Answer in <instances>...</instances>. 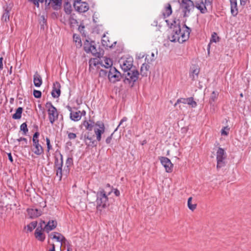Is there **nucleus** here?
Returning <instances> with one entry per match:
<instances>
[{"instance_id":"nucleus-1","label":"nucleus","mask_w":251,"mask_h":251,"mask_svg":"<svg viewBox=\"0 0 251 251\" xmlns=\"http://www.w3.org/2000/svg\"><path fill=\"white\" fill-rule=\"evenodd\" d=\"M171 28L172 30L168 36V39L170 41L183 43L189 39L191 31V29L186 25H184L182 27H181L178 20L175 19L173 21Z\"/></svg>"},{"instance_id":"nucleus-2","label":"nucleus","mask_w":251,"mask_h":251,"mask_svg":"<svg viewBox=\"0 0 251 251\" xmlns=\"http://www.w3.org/2000/svg\"><path fill=\"white\" fill-rule=\"evenodd\" d=\"M113 192V187L107 184L105 189H100L97 192L96 196L97 209L101 211L110 205V199L108 197Z\"/></svg>"},{"instance_id":"nucleus-3","label":"nucleus","mask_w":251,"mask_h":251,"mask_svg":"<svg viewBox=\"0 0 251 251\" xmlns=\"http://www.w3.org/2000/svg\"><path fill=\"white\" fill-rule=\"evenodd\" d=\"M103 65L106 68H110L109 71L101 70L100 72V75L107 76L108 78H118L121 73L118 72L115 68L111 67L113 61L111 59L104 57L102 61Z\"/></svg>"},{"instance_id":"nucleus-4","label":"nucleus","mask_w":251,"mask_h":251,"mask_svg":"<svg viewBox=\"0 0 251 251\" xmlns=\"http://www.w3.org/2000/svg\"><path fill=\"white\" fill-rule=\"evenodd\" d=\"M45 106L47 109L49 121L51 124H53L54 122L58 118V112L50 101L47 102L45 104Z\"/></svg>"},{"instance_id":"nucleus-5","label":"nucleus","mask_w":251,"mask_h":251,"mask_svg":"<svg viewBox=\"0 0 251 251\" xmlns=\"http://www.w3.org/2000/svg\"><path fill=\"white\" fill-rule=\"evenodd\" d=\"M226 154L225 151L222 148H219L216 152L217 169H220L226 165Z\"/></svg>"},{"instance_id":"nucleus-6","label":"nucleus","mask_w":251,"mask_h":251,"mask_svg":"<svg viewBox=\"0 0 251 251\" xmlns=\"http://www.w3.org/2000/svg\"><path fill=\"white\" fill-rule=\"evenodd\" d=\"M80 139L83 140L87 146H96L97 142L94 140V135L90 131L82 132Z\"/></svg>"},{"instance_id":"nucleus-7","label":"nucleus","mask_w":251,"mask_h":251,"mask_svg":"<svg viewBox=\"0 0 251 251\" xmlns=\"http://www.w3.org/2000/svg\"><path fill=\"white\" fill-rule=\"evenodd\" d=\"M213 0H196L195 5L201 13H205L207 11V7H211Z\"/></svg>"},{"instance_id":"nucleus-8","label":"nucleus","mask_w":251,"mask_h":251,"mask_svg":"<svg viewBox=\"0 0 251 251\" xmlns=\"http://www.w3.org/2000/svg\"><path fill=\"white\" fill-rule=\"evenodd\" d=\"M84 50L87 53H91L96 57H99L100 53L94 45V42H89L86 40L84 43Z\"/></svg>"},{"instance_id":"nucleus-9","label":"nucleus","mask_w":251,"mask_h":251,"mask_svg":"<svg viewBox=\"0 0 251 251\" xmlns=\"http://www.w3.org/2000/svg\"><path fill=\"white\" fill-rule=\"evenodd\" d=\"M180 5L182 9L183 16L187 17L190 10L194 7V3L191 0H182Z\"/></svg>"},{"instance_id":"nucleus-10","label":"nucleus","mask_w":251,"mask_h":251,"mask_svg":"<svg viewBox=\"0 0 251 251\" xmlns=\"http://www.w3.org/2000/svg\"><path fill=\"white\" fill-rule=\"evenodd\" d=\"M133 58L131 57L122 58L119 60L120 66L125 72L129 71L133 66Z\"/></svg>"},{"instance_id":"nucleus-11","label":"nucleus","mask_w":251,"mask_h":251,"mask_svg":"<svg viewBox=\"0 0 251 251\" xmlns=\"http://www.w3.org/2000/svg\"><path fill=\"white\" fill-rule=\"evenodd\" d=\"M96 127L94 128V132L96 135L97 140L100 141L101 138V134L105 131L104 124L100 121H98L95 124Z\"/></svg>"},{"instance_id":"nucleus-12","label":"nucleus","mask_w":251,"mask_h":251,"mask_svg":"<svg viewBox=\"0 0 251 251\" xmlns=\"http://www.w3.org/2000/svg\"><path fill=\"white\" fill-rule=\"evenodd\" d=\"M11 7L6 4L2 7V13L1 15V20L3 22H8L10 20Z\"/></svg>"},{"instance_id":"nucleus-13","label":"nucleus","mask_w":251,"mask_h":251,"mask_svg":"<svg viewBox=\"0 0 251 251\" xmlns=\"http://www.w3.org/2000/svg\"><path fill=\"white\" fill-rule=\"evenodd\" d=\"M159 160L161 164L165 168L166 172L171 173L173 171V164L171 160L166 157H160Z\"/></svg>"},{"instance_id":"nucleus-14","label":"nucleus","mask_w":251,"mask_h":251,"mask_svg":"<svg viewBox=\"0 0 251 251\" xmlns=\"http://www.w3.org/2000/svg\"><path fill=\"white\" fill-rule=\"evenodd\" d=\"M74 6L79 12H85L88 10L89 6L87 3L81 1H74Z\"/></svg>"},{"instance_id":"nucleus-15","label":"nucleus","mask_w":251,"mask_h":251,"mask_svg":"<svg viewBox=\"0 0 251 251\" xmlns=\"http://www.w3.org/2000/svg\"><path fill=\"white\" fill-rule=\"evenodd\" d=\"M51 238L55 239L57 242L61 243V246L63 244H66L68 243V241L65 237L61 234L58 232H53L50 234Z\"/></svg>"},{"instance_id":"nucleus-16","label":"nucleus","mask_w":251,"mask_h":251,"mask_svg":"<svg viewBox=\"0 0 251 251\" xmlns=\"http://www.w3.org/2000/svg\"><path fill=\"white\" fill-rule=\"evenodd\" d=\"M60 84L57 82L55 81L53 84L52 90L51 91V96L54 98H57L60 95Z\"/></svg>"},{"instance_id":"nucleus-17","label":"nucleus","mask_w":251,"mask_h":251,"mask_svg":"<svg viewBox=\"0 0 251 251\" xmlns=\"http://www.w3.org/2000/svg\"><path fill=\"white\" fill-rule=\"evenodd\" d=\"M42 223L45 225L44 228V230L48 233L54 229L57 226V222L56 221H49L47 224H46V223L44 221H42Z\"/></svg>"},{"instance_id":"nucleus-18","label":"nucleus","mask_w":251,"mask_h":251,"mask_svg":"<svg viewBox=\"0 0 251 251\" xmlns=\"http://www.w3.org/2000/svg\"><path fill=\"white\" fill-rule=\"evenodd\" d=\"M32 151L37 155H40L44 153V149L40 144L39 141L33 142Z\"/></svg>"},{"instance_id":"nucleus-19","label":"nucleus","mask_w":251,"mask_h":251,"mask_svg":"<svg viewBox=\"0 0 251 251\" xmlns=\"http://www.w3.org/2000/svg\"><path fill=\"white\" fill-rule=\"evenodd\" d=\"M116 43V41H114L113 42H111L109 40V37L105 34L103 35L101 39L102 45L105 48H112L113 47V45H115Z\"/></svg>"},{"instance_id":"nucleus-20","label":"nucleus","mask_w":251,"mask_h":251,"mask_svg":"<svg viewBox=\"0 0 251 251\" xmlns=\"http://www.w3.org/2000/svg\"><path fill=\"white\" fill-rule=\"evenodd\" d=\"M230 4V12L231 15L235 17L238 13V9L237 8V0H229Z\"/></svg>"},{"instance_id":"nucleus-21","label":"nucleus","mask_w":251,"mask_h":251,"mask_svg":"<svg viewBox=\"0 0 251 251\" xmlns=\"http://www.w3.org/2000/svg\"><path fill=\"white\" fill-rule=\"evenodd\" d=\"M63 164V155L60 152L55 155L54 166L55 168L62 167Z\"/></svg>"},{"instance_id":"nucleus-22","label":"nucleus","mask_w":251,"mask_h":251,"mask_svg":"<svg viewBox=\"0 0 251 251\" xmlns=\"http://www.w3.org/2000/svg\"><path fill=\"white\" fill-rule=\"evenodd\" d=\"M27 211L30 218L32 219L37 218L41 215V211L36 208H29Z\"/></svg>"},{"instance_id":"nucleus-23","label":"nucleus","mask_w":251,"mask_h":251,"mask_svg":"<svg viewBox=\"0 0 251 251\" xmlns=\"http://www.w3.org/2000/svg\"><path fill=\"white\" fill-rule=\"evenodd\" d=\"M42 226H41L40 228L38 227L36 229L35 231V236L37 240L40 241H44L45 239V236L42 231Z\"/></svg>"},{"instance_id":"nucleus-24","label":"nucleus","mask_w":251,"mask_h":251,"mask_svg":"<svg viewBox=\"0 0 251 251\" xmlns=\"http://www.w3.org/2000/svg\"><path fill=\"white\" fill-rule=\"evenodd\" d=\"M70 119L75 122H77L79 121L81 118V115L80 111H71L70 114Z\"/></svg>"},{"instance_id":"nucleus-25","label":"nucleus","mask_w":251,"mask_h":251,"mask_svg":"<svg viewBox=\"0 0 251 251\" xmlns=\"http://www.w3.org/2000/svg\"><path fill=\"white\" fill-rule=\"evenodd\" d=\"M48 0H40L41 2H43L45 1L47 2ZM49 4L51 3L52 4V7L54 9H57L58 8L60 7L62 4V0H49Z\"/></svg>"},{"instance_id":"nucleus-26","label":"nucleus","mask_w":251,"mask_h":251,"mask_svg":"<svg viewBox=\"0 0 251 251\" xmlns=\"http://www.w3.org/2000/svg\"><path fill=\"white\" fill-rule=\"evenodd\" d=\"M81 126L85 127V129L88 130V131H91L94 126V122L91 120H85L82 122Z\"/></svg>"},{"instance_id":"nucleus-27","label":"nucleus","mask_w":251,"mask_h":251,"mask_svg":"<svg viewBox=\"0 0 251 251\" xmlns=\"http://www.w3.org/2000/svg\"><path fill=\"white\" fill-rule=\"evenodd\" d=\"M150 66L147 63H144L140 69L141 75L143 77H147L149 71Z\"/></svg>"},{"instance_id":"nucleus-28","label":"nucleus","mask_w":251,"mask_h":251,"mask_svg":"<svg viewBox=\"0 0 251 251\" xmlns=\"http://www.w3.org/2000/svg\"><path fill=\"white\" fill-rule=\"evenodd\" d=\"M172 13V9L171 5L170 3H167L164 7V9L162 14L164 16V18H166L169 17L171 15Z\"/></svg>"},{"instance_id":"nucleus-29","label":"nucleus","mask_w":251,"mask_h":251,"mask_svg":"<svg viewBox=\"0 0 251 251\" xmlns=\"http://www.w3.org/2000/svg\"><path fill=\"white\" fill-rule=\"evenodd\" d=\"M127 118L126 117H124L120 121L118 127L115 129L114 132H113L110 136H109V137H108L106 139V140H105V142L107 144H109L110 143L111 141V140H112V136L114 134V133L118 129V128L120 127V126L121 125H122L123 123V122H126L127 121Z\"/></svg>"},{"instance_id":"nucleus-30","label":"nucleus","mask_w":251,"mask_h":251,"mask_svg":"<svg viewBox=\"0 0 251 251\" xmlns=\"http://www.w3.org/2000/svg\"><path fill=\"white\" fill-rule=\"evenodd\" d=\"M219 37L218 36L216 32H213L212 34L210 43L207 46V50L208 52H209L210 44L212 42L217 43L219 41Z\"/></svg>"},{"instance_id":"nucleus-31","label":"nucleus","mask_w":251,"mask_h":251,"mask_svg":"<svg viewBox=\"0 0 251 251\" xmlns=\"http://www.w3.org/2000/svg\"><path fill=\"white\" fill-rule=\"evenodd\" d=\"M76 128L75 127L69 128V130L66 131V134L68 135V137L70 140H74L76 138V134L75 133L72 132L71 131H75Z\"/></svg>"},{"instance_id":"nucleus-32","label":"nucleus","mask_w":251,"mask_h":251,"mask_svg":"<svg viewBox=\"0 0 251 251\" xmlns=\"http://www.w3.org/2000/svg\"><path fill=\"white\" fill-rule=\"evenodd\" d=\"M218 95L219 93L217 91H214L211 94L209 98V103L211 105H212L213 106H214V104H213V103L217 100Z\"/></svg>"},{"instance_id":"nucleus-33","label":"nucleus","mask_w":251,"mask_h":251,"mask_svg":"<svg viewBox=\"0 0 251 251\" xmlns=\"http://www.w3.org/2000/svg\"><path fill=\"white\" fill-rule=\"evenodd\" d=\"M23 109L22 107H18L16 111V112L12 115V118L14 119H20L22 117V113Z\"/></svg>"},{"instance_id":"nucleus-34","label":"nucleus","mask_w":251,"mask_h":251,"mask_svg":"<svg viewBox=\"0 0 251 251\" xmlns=\"http://www.w3.org/2000/svg\"><path fill=\"white\" fill-rule=\"evenodd\" d=\"M139 73L136 69L129 70L127 73V75L129 76L130 78H138Z\"/></svg>"},{"instance_id":"nucleus-35","label":"nucleus","mask_w":251,"mask_h":251,"mask_svg":"<svg viewBox=\"0 0 251 251\" xmlns=\"http://www.w3.org/2000/svg\"><path fill=\"white\" fill-rule=\"evenodd\" d=\"M73 40L75 43V45L77 47H80L82 46L81 40L80 36L76 34H74L73 35Z\"/></svg>"},{"instance_id":"nucleus-36","label":"nucleus","mask_w":251,"mask_h":251,"mask_svg":"<svg viewBox=\"0 0 251 251\" xmlns=\"http://www.w3.org/2000/svg\"><path fill=\"white\" fill-rule=\"evenodd\" d=\"M192 71L190 73V76L193 77V78L195 77H198V74L200 72V69L198 67H194L192 69Z\"/></svg>"},{"instance_id":"nucleus-37","label":"nucleus","mask_w":251,"mask_h":251,"mask_svg":"<svg viewBox=\"0 0 251 251\" xmlns=\"http://www.w3.org/2000/svg\"><path fill=\"white\" fill-rule=\"evenodd\" d=\"M64 11L67 14H71L72 12V7L71 4L69 2H66L64 5Z\"/></svg>"},{"instance_id":"nucleus-38","label":"nucleus","mask_w":251,"mask_h":251,"mask_svg":"<svg viewBox=\"0 0 251 251\" xmlns=\"http://www.w3.org/2000/svg\"><path fill=\"white\" fill-rule=\"evenodd\" d=\"M192 198L190 197L188 199L187 205L189 209L192 211H194L197 207L196 204H192Z\"/></svg>"},{"instance_id":"nucleus-39","label":"nucleus","mask_w":251,"mask_h":251,"mask_svg":"<svg viewBox=\"0 0 251 251\" xmlns=\"http://www.w3.org/2000/svg\"><path fill=\"white\" fill-rule=\"evenodd\" d=\"M56 168V175L59 177V180H61L62 177V167H57Z\"/></svg>"},{"instance_id":"nucleus-40","label":"nucleus","mask_w":251,"mask_h":251,"mask_svg":"<svg viewBox=\"0 0 251 251\" xmlns=\"http://www.w3.org/2000/svg\"><path fill=\"white\" fill-rule=\"evenodd\" d=\"M21 130L23 131L24 135H26L28 132V128L26 123H23L20 126Z\"/></svg>"},{"instance_id":"nucleus-41","label":"nucleus","mask_w":251,"mask_h":251,"mask_svg":"<svg viewBox=\"0 0 251 251\" xmlns=\"http://www.w3.org/2000/svg\"><path fill=\"white\" fill-rule=\"evenodd\" d=\"M136 79H124V82L126 84H128L130 87H132Z\"/></svg>"},{"instance_id":"nucleus-42","label":"nucleus","mask_w":251,"mask_h":251,"mask_svg":"<svg viewBox=\"0 0 251 251\" xmlns=\"http://www.w3.org/2000/svg\"><path fill=\"white\" fill-rule=\"evenodd\" d=\"M37 226V223L35 222H33L31 223L30 224L27 225V227L28 230L30 231H32L33 229H34Z\"/></svg>"},{"instance_id":"nucleus-43","label":"nucleus","mask_w":251,"mask_h":251,"mask_svg":"<svg viewBox=\"0 0 251 251\" xmlns=\"http://www.w3.org/2000/svg\"><path fill=\"white\" fill-rule=\"evenodd\" d=\"M187 98H180L177 100L174 106H176L178 103H182L184 104H187Z\"/></svg>"},{"instance_id":"nucleus-44","label":"nucleus","mask_w":251,"mask_h":251,"mask_svg":"<svg viewBox=\"0 0 251 251\" xmlns=\"http://www.w3.org/2000/svg\"><path fill=\"white\" fill-rule=\"evenodd\" d=\"M33 94L34 97L36 98H40L42 96L41 92L36 90H34Z\"/></svg>"},{"instance_id":"nucleus-45","label":"nucleus","mask_w":251,"mask_h":251,"mask_svg":"<svg viewBox=\"0 0 251 251\" xmlns=\"http://www.w3.org/2000/svg\"><path fill=\"white\" fill-rule=\"evenodd\" d=\"M229 130V128L227 126L224 127V128H223L221 130L222 135L227 136L228 134Z\"/></svg>"},{"instance_id":"nucleus-46","label":"nucleus","mask_w":251,"mask_h":251,"mask_svg":"<svg viewBox=\"0 0 251 251\" xmlns=\"http://www.w3.org/2000/svg\"><path fill=\"white\" fill-rule=\"evenodd\" d=\"M73 163V159L72 157H68L66 162V165L67 168H69Z\"/></svg>"},{"instance_id":"nucleus-47","label":"nucleus","mask_w":251,"mask_h":251,"mask_svg":"<svg viewBox=\"0 0 251 251\" xmlns=\"http://www.w3.org/2000/svg\"><path fill=\"white\" fill-rule=\"evenodd\" d=\"M33 83L35 86L39 87L42 84V79H33Z\"/></svg>"},{"instance_id":"nucleus-48","label":"nucleus","mask_w":251,"mask_h":251,"mask_svg":"<svg viewBox=\"0 0 251 251\" xmlns=\"http://www.w3.org/2000/svg\"><path fill=\"white\" fill-rule=\"evenodd\" d=\"M47 146V151L49 152L50 151L52 150V146L50 144V140L49 138L47 137L46 139Z\"/></svg>"},{"instance_id":"nucleus-49","label":"nucleus","mask_w":251,"mask_h":251,"mask_svg":"<svg viewBox=\"0 0 251 251\" xmlns=\"http://www.w3.org/2000/svg\"><path fill=\"white\" fill-rule=\"evenodd\" d=\"M39 136V133L38 132H36L33 136V138H32L33 142H39V140L38 139Z\"/></svg>"},{"instance_id":"nucleus-50","label":"nucleus","mask_w":251,"mask_h":251,"mask_svg":"<svg viewBox=\"0 0 251 251\" xmlns=\"http://www.w3.org/2000/svg\"><path fill=\"white\" fill-rule=\"evenodd\" d=\"M145 62L147 63L148 65L151 63L153 61V58H151V57L149 55H147L145 57Z\"/></svg>"},{"instance_id":"nucleus-51","label":"nucleus","mask_w":251,"mask_h":251,"mask_svg":"<svg viewBox=\"0 0 251 251\" xmlns=\"http://www.w3.org/2000/svg\"><path fill=\"white\" fill-rule=\"evenodd\" d=\"M30 2H32L35 5H36L37 7H39V1H40V0H29Z\"/></svg>"},{"instance_id":"nucleus-52","label":"nucleus","mask_w":251,"mask_h":251,"mask_svg":"<svg viewBox=\"0 0 251 251\" xmlns=\"http://www.w3.org/2000/svg\"><path fill=\"white\" fill-rule=\"evenodd\" d=\"M3 57H0V71H1L3 68Z\"/></svg>"},{"instance_id":"nucleus-53","label":"nucleus","mask_w":251,"mask_h":251,"mask_svg":"<svg viewBox=\"0 0 251 251\" xmlns=\"http://www.w3.org/2000/svg\"><path fill=\"white\" fill-rule=\"evenodd\" d=\"M113 191L114 192V193L115 194V196L117 197H118L120 195V191L117 189H113Z\"/></svg>"},{"instance_id":"nucleus-54","label":"nucleus","mask_w":251,"mask_h":251,"mask_svg":"<svg viewBox=\"0 0 251 251\" xmlns=\"http://www.w3.org/2000/svg\"><path fill=\"white\" fill-rule=\"evenodd\" d=\"M17 140L19 142L24 141L25 144H26L27 142V139L25 138H24V137H20V138L18 139Z\"/></svg>"},{"instance_id":"nucleus-55","label":"nucleus","mask_w":251,"mask_h":251,"mask_svg":"<svg viewBox=\"0 0 251 251\" xmlns=\"http://www.w3.org/2000/svg\"><path fill=\"white\" fill-rule=\"evenodd\" d=\"M191 105L192 107H196L197 105V102L194 100L191 102V103L189 104Z\"/></svg>"},{"instance_id":"nucleus-56","label":"nucleus","mask_w":251,"mask_h":251,"mask_svg":"<svg viewBox=\"0 0 251 251\" xmlns=\"http://www.w3.org/2000/svg\"><path fill=\"white\" fill-rule=\"evenodd\" d=\"M8 157L9 160L10 161L11 163H12L13 162V160L11 153L8 154Z\"/></svg>"},{"instance_id":"nucleus-57","label":"nucleus","mask_w":251,"mask_h":251,"mask_svg":"<svg viewBox=\"0 0 251 251\" xmlns=\"http://www.w3.org/2000/svg\"><path fill=\"white\" fill-rule=\"evenodd\" d=\"M51 248L49 250V251H55V245L52 244L51 245Z\"/></svg>"},{"instance_id":"nucleus-58","label":"nucleus","mask_w":251,"mask_h":251,"mask_svg":"<svg viewBox=\"0 0 251 251\" xmlns=\"http://www.w3.org/2000/svg\"><path fill=\"white\" fill-rule=\"evenodd\" d=\"M193 100V98L192 97L187 98V104H190L191 102Z\"/></svg>"},{"instance_id":"nucleus-59","label":"nucleus","mask_w":251,"mask_h":251,"mask_svg":"<svg viewBox=\"0 0 251 251\" xmlns=\"http://www.w3.org/2000/svg\"><path fill=\"white\" fill-rule=\"evenodd\" d=\"M33 78H41V77L39 74L36 73L34 75Z\"/></svg>"},{"instance_id":"nucleus-60","label":"nucleus","mask_w":251,"mask_h":251,"mask_svg":"<svg viewBox=\"0 0 251 251\" xmlns=\"http://www.w3.org/2000/svg\"><path fill=\"white\" fill-rule=\"evenodd\" d=\"M247 0H240V3L241 5H245Z\"/></svg>"},{"instance_id":"nucleus-61","label":"nucleus","mask_w":251,"mask_h":251,"mask_svg":"<svg viewBox=\"0 0 251 251\" xmlns=\"http://www.w3.org/2000/svg\"><path fill=\"white\" fill-rule=\"evenodd\" d=\"M81 117L82 116H84L86 114V112L84 110H82V111H80Z\"/></svg>"},{"instance_id":"nucleus-62","label":"nucleus","mask_w":251,"mask_h":251,"mask_svg":"<svg viewBox=\"0 0 251 251\" xmlns=\"http://www.w3.org/2000/svg\"><path fill=\"white\" fill-rule=\"evenodd\" d=\"M67 108L69 110V111L70 112V113L71 112V111H73L72 109V107L71 106H70L69 105L67 106Z\"/></svg>"},{"instance_id":"nucleus-63","label":"nucleus","mask_w":251,"mask_h":251,"mask_svg":"<svg viewBox=\"0 0 251 251\" xmlns=\"http://www.w3.org/2000/svg\"><path fill=\"white\" fill-rule=\"evenodd\" d=\"M71 22L72 24L75 23L76 22V21L75 19H71Z\"/></svg>"},{"instance_id":"nucleus-64","label":"nucleus","mask_w":251,"mask_h":251,"mask_svg":"<svg viewBox=\"0 0 251 251\" xmlns=\"http://www.w3.org/2000/svg\"><path fill=\"white\" fill-rule=\"evenodd\" d=\"M151 58H153V60H154V53L153 52L151 53Z\"/></svg>"}]
</instances>
